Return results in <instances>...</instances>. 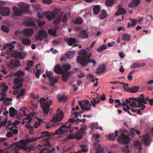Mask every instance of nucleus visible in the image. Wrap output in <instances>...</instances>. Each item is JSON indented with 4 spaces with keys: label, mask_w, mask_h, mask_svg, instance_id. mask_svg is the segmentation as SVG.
Returning <instances> with one entry per match:
<instances>
[{
    "label": "nucleus",
    "mask_w": 153,
    "mask_h": 153,
    "mask_svg": "<svg viewBox=\"0 0 153 153\" xmlns=\"http://www.w3.org/2000/svg\"><path fill=\"white\" fill-rule=\"evenodd\" d=\"M79 54L81 56L77 57V62L81 65L86 66L88 63H92L93 66L96 64V62L95 60L89 59L91 53L88 55L87 52L85 50H82L79 51Z\"/></svg>",
    "instance_id": "1"
},
{
    "label": "nucleus",
    "mask_w": 153,
    "mask_h": 153,
    "mask_svg": "<svg viewBox=\"0 0 153 153\" xmlns=\"http://www.w3.org/2000/svg\"><path fill=\"white\" fill-rule=\"evenodd\" d=\"M37 138L31 137L26 139L19 140V141L15 142L12 145V146H15V148L17 149H23L27 152H30L32 149L30 147H26V146L28 143L36 141Z\"/></svg>",
    "instance_id": "2"
},
{
    "label": "nucleus",
    "mask_w": 153,
    "mask_h": 153,
    "mask_svg": "<svg viewBox=\"0 0 153 153\" xmlns=\"http://www.w3.org/2000/svg\"><path fill=\"white\" fill-rule=\"evenodd\" d=\"M44 15L49 20H51L56 18V19L53 21V23L57 25L61 21L63 13H55L53 12L47 11Z\"/></svg>",
    "instance_id": "3"
},
{
    "label": "nucleus",
    "mask_w": 153,
    "mask_h": 153,
    "mask_svg": "<svg viewBox=\"0 0 153 153\" xmlns=\"http://www.w3.org/2000/svg\"><path fill=\"white\" fill-rule=\"evenodd\" d=\"M22 8H18L16 7H13V13L12 15L15 16H21L23 13H27L29 9V4L25 5L24 4L21 5Z\"/></svg>",
    "instance_id": "4"
},
{
    "label": "nucleus",
    "mask_w": 153,
    "mask_h": 153,
    "mask_svg": "<svg viewBox=\"0 0 153 153\" xmlns=\"http://www.w3.org/2000/svg\"><path fill=\"white\" fill-rule=\"evenodd\" d=\"M45 100L43 97L41 98L40 99L41 106L43 108V112L47 115L49 111L50 106L52 105V101L49 100L46 103L42 102V101H44Z\"/></svg>",
    "instance_id": "5"
},
{
    "label": "nucleus",
    "mask_w": 153,
    "mask_h": 153,
    "mask_svg": "<svg viewBox=\"0 0 153 153\" xmlns=\"http://www.w3.org/2000/svg\"><path fill=\"white\" fill-rule=\"evenodd\" d=\"M57 114L53 117L52 121L54 123L61 120L63 118V114L62 111L59 108L57 109Z\"/></svg>",
    "instance_id": "6"
},
{
    "label": "nucleus",
    "mask_w": 153,
    "mask_h": 153,
    "mask_svg": "<svg viewBox=\"0 0 153 153\" xmlns=\"http://www.w3.org/2000/svg\"><path fill=\"white\" fill-rule=\"evenodd\" d=\"M87 129V127L86 126L82 127L80 129L74 134L75 139L77 140L81 139L83 135L85 134V131Z\"/></svg>",
    "instance_id": "7"
},
{
    "label": "nucleus",
    "mask_w": 153,
    "mask_h": 153,
    "mask_svg": "<svg viewBox=\"0 0 153 153\" xmlns=\"http://www.w3.org/2000/svg\"><path fill=\"white\" fill-rule=\"evenodd\" d=\"M117 140L118 142L124 144H128L130 141L129 138L123 134L119 136L117 138Z\"/></svg>",
    "instance_id": "8"
},
{
    "label": "nucleus",
    "mask_w": 153,
    "mask_h": 153,
    "mask_svg": "<svg viewBox=\"0 0 153 153\" xmlns=\"http://www.w3.org/2000/svg\"><path fill=\"white\" fill-rule=\"evenodd\" d=\"M9 66L11 68H16L21 65V63L20 61L16 59L11 60L8 64Z\"/></svg>",
    "instance_id": "9"
},
{
    "label": "nucleus",
    "mask_w": 153,
    "mask_h": 153,
    "mask_svg": "<svg viewBox=\"0 0 153 153\" xmlns=\"http://www.w3.org/2000/svg\"><path fill=\"white\" fill-rule=\"evenodd\" d=\"M47 34L45 31L43 30H40L38 31V34L36 37V40L41 41L43 39H46Z\"/></svg>",
    "instance_id": "10"
},
{
    "label": "nucleus",
    "mask_w": 153,
    "mask_h": 153,
    "mask_svg": "<svg viewBox=\"0 0 153 153\" xmlns=\"http://www.w3.org/2000/svg\"><path fill=\"white\" fill-rule=\"evenodd\" d=\"M33 32V30L30 28L24 29L22 31V33L23 34V36L27 37L31 36Z\"/></svg>",
    "instance_id": "11"
},
{
    "label": "nucleus",
    "mask_w": 153,
    "mask_h": 153,
    "mask_svg": "<svg viewBox=\"0 0 153 153\" xmlns=\"http://www.w3.org/2000/svg\"><path fill=\"white\" fill-rule=\"evenodd\" d=\"M14 81V83L15 84H19L15 86L14 87V89H18L21 88L23 86L22 84L21 83L23 80V79L22 78H15L13 80Z\"/></svg>",
    "instance_id": "12"
},
{
    "label": "nucleus",
    "mask_w": 153,
    "mask_h": 153,
    "mask_svg": "<svg viewBox=\"0 0 153 153\" xmlns=\"http://www.w3.org/2000/svg\"><path fill=\"white\" fill-rule=\"evenodd\" d=\"M9 13L10 9L8 7L0 6V15L2 16H6L8 15Z\"/></svg>",
    "instance_id": "13"
},
{
    "label": "nucleus",
    "mask_w": 153,
    "mask_h": 153,
    "mask_svg": "<svg viewBox=\"0 0 153 153\" xmlns=\"http://www.w3.org/2000/svg\"><path fill=\"white\" fill-rule=\"evenodd\" d=\"M88 33L86 30H82L78 35V37L82 39H86L88 37Z\"/></svg>",
    "instance_id": "14"
},
{
    "label": "nucleus",
    "mask_w": 153,
    "mask_h": 153,
    "mask_svg": "<svg viewBox=\"0 0 153 153\" xmlns=\"http://www.w3.org/2000/svg\"><path fill=\"white\" fill-rule=\"evenodd\" d=\"M54 70L55 72L57 74H62L64 73V71L59 64H57L55 66Z\"/></svg>",
    "instance_id": "15"
},
{
    "label": "nucleus",
    "mask_w": 153,
    "mask_h": 153,
    "mask_svg": "<svg viewBox=\"0 0 153 153\" xmlns=\"http://www.w3.org/2000/svg\"><path fill=\"white\" fill-rule=\"evenodd\" d=\"M24 53L22 52L15 51L14 52V56L19 59H24Z\"/></svg>",
    "instance_id": "16"
},
{
    "label": "nucleus",
    "mask_w": 153,
    "mask_h": 153,
    "mask_svg": "<svg viewBox=\"0 0 153 153\" xmlns=\"http://www.w3.org/2000/svg\"><path fill=\"white\" fill-rule=\"evenodd\" d=\"M21 40L22 43L26 45L29 46L31 44V42L30 40L28 38L23 37L21 38Z\"/></svg>",
    "instance_id": "17"
},
{
    "label": "nucleus",
    "mask_w": 153,
    "mask_h": 153,
    "mask_svg": "<svg viewBox=\"0 0 153 153\" xmlns=\"http://www.w3.org/2000/svg\"><path fill=\"white\" fill-rule=\"evenodd\" d=\"M94 148L97 153L102 152L103 151V149L100 146V144L98 142H94Z\"/></svg>",
    "instance_id": "18"
},
{
    "label": "nucleus",
    "mask_w": 153,
    "mask_h": 153,
    "mask_svg": "<svg viewBox=\"0 0 153 153\" xmlns=\"http://www.w3.org/2000/svg\"><path fill=\"white\" fill-rule=\"evenodd\" d=\"M142 141L144 144L148 145L150 144V138L147 134L143 136L142 139Z\"/></svg>",
    "instance_id": "19"
},
{
    "label": "nucleus",
    "mask_w": 153,
    "mask_h": 153,
    "mask_svg": "<svg viewBox=\"0 0 153 153\" xmlns=\"http://www.w3.org/2000/svg\"><path fill=\"white\" fill-rule=\"evenodd\" d=\"M146 64L144 62L134 63L130 66L131 68H140L144 66Z\"/></svg>",
    "instance_id": "20"
},
{
    "label": "nucleus",
    "mask_w": 153,
    "mask_h": 153,
    "mask_svg": "<svg viewBox=\"0 0 153 153\" xmlns=\"http://www.w3.org/2000/svg\"><path fill=\"white\" fill-rule=\"evenodd\" d=\"M105 66L104 65H99L97 69L96 74H100L105 71L106 70Z\"/></svg>",
    "instance_id": "21"
},
{
    "label": "nucleus",
    "mask_w": 153,
    "mask_h": 153,
    "mask_svg": "<svg viewBox=\"0 0 153 153\" xmlns=\"http://www.w3.org/2000/svg\"><path fill=\"white\" fill-rule=\"evenodd\" d=\"M65 41L68 45H71L76 43V39L72 38H65Z\"/></svg>",
    "instance_id": "22"
},
{
    "label": "nucleus",
    "mask_w": 153,
    "mask_h": 153,
    "mask_svg": "<svg viewBox=\"0 0 153 153\" xmlns=\"http://www.w3.org/2000/svg\"><path fill=\"white\" fill-rule=\"evenodd\" d=\"M26 25L27 26H36L35 23L33 20L30 18L27 19L25 22Z\"/></svg>",
    "instance_id": "23"
},
{
    "label": "nucleus",
    "mask_w": 153,
    "mask_h": 153,
    "mask_svg": "<svg viewBox=\"0 0 153 153\" xmlns=\"http://www.w3.org/2000/svg\"><path fill=\"white\" fill-rule=\"evenodd\" d=\"M129 99L130 100L133 99V100L135 101L136 102H138L140 103H143L144 104H146L147 103L143 98H141L139 97L137 98H136L133 97H131Z\"/></svg>",
    "instance_id": "24"
},
{
    "label": "nucleus",
    "mask_w": 153,
    "mask_h": 153,
    "mask_svg": "<svg viewBox=\"0 0 153 153\" xmlns=\"http://www.w3.org/2000/svg\"><path fill=\"white\" fill-rule=\"evenodd\" d=\"M62 74H63L62 76V79L64 82H66L68 80L69 76L71 74V73L70 72L64 71V73Z\"/></svg>",
    "instance_id": "25"
},
{
    "label": "nucleus",
    "mask_w": 153,
    "mask_h": 153,
    "mask_svg": "<svg viewBox=\"0 0 153 153\" xmlns=\"http://www.w3.org/2000/svg\"><path fill=\"white\" fill-rule=\"evenodd\" d=\"M140 0H132L128 5L129 7L133 8L137 6L140 3Z\"/></svg>",
    "instance_id": "26"
},
{
    "label": "nucleus",
    "mask_w": 153,
    "mask_h": 153,
    "mask_svg": "<svg viewBox=\"0 0 153 153\" xmlns=\"http://www.w3.org/2000/svg\"><path fill=\"white\" fill-rule=\"evenodd\" d=\"M118 136V132L117 131H115V134H109L108 135V139L111 141H114L115 140L116 137Z\"/></svg>",
    "instance_id": "27"
},
{
    "label": "nucleus",
    "mask_w": 153,
    "mask_h": 153,
    "mask_svg": "<svg viewBox=\"0 0 153 153\" xmlns=\"http://www.w3.org/2000/svg\"><path fill=\"white\" fill-rule=\"evenodd\" d=\"M57 99L59 102L63 101L65 102L67 101V96L65 95H63L62 96L59 95L57 97Z\"/></svg>",
    "instance_id": "28"
},
{
    "label": "nucleus",
    "mask_w": 153,
    "mask_h": 153,
    "mask_svg": "<svg viewBox=\"0 0 153 153\" xmlns=\"http://www.w3.org/2000/svg\"><path fill=\"white\" fill-rule=\"evenodd\" d=\"M65 127L66 126L65 125L62 126L58 129L55 131L53 134L54 135H57L59 134L63 133L65 132V131L63 129H62V128H65Z\"/></svg>",
    "instance_id": "29"
},
{
    "label": "nucleus",
    "mask_w": 153,
    "mask_h": 153,
    "mask_svg": "<svg viewBox=\"0 0 153 153\" xmlns=\"http://www.w3.org/2000/svg\"><path fill=\"white\" fill-rule=\"evenodd\" d=\"M10 115L11 117H14L17 114V111L13 107H10L9 109Z\"/></svg>",
    "instance_id": "30"
},
{
    "label": "nucleus",
    "mask_w": 153,
    "mask_h": 153,
    "mask_svg": "<svg viewBox=\"0 0 153 153\" xmlns=\"http://www.w3.org/2000/svg\"><path fill=\"white\" fill-rule=\"evenodd\" d=\"M126 13L125 9L123 8L120 7L118 8L117 12L115 13V15L116 16H119L121 14H124Z\"/></svg>",
    "instance_id": "31"
},
{
    "label": "nucleus",
    "mask_w": 153,
    "mask_h": 153,
    "mask_svg": "<svg viewBox=\"0 0 153 153\" xmlns=\"http://www.w3.org/2000/svg\"><path fill=\"white\" fill-rule=\"evenodd\" d=\"M58 79L57 78L52 77L49 79L50 85V86H53L54 85V84L57 82Z\"/></svg>",
    "instance_id": "32"
},
{
    "label": "nucleus",
    "mask_w": 153,
    "mask_h": 153,
    "mask_svg": "<svg viewBox=\"0 0 153 153\" xmlns=\"http://www.w3.org/2000/svg\"><path fill=\"white\" fill-rule=\"evenodd\" d=\"M13 144H11L10 146V147L11 148L10 149V151L9 152L7 151V153H19V152H18V150L19 149H16L15 148V146H12V145Z\"/></svg>",
    "instance_id": "33"
},
{
    "label": "nucleus",
    "mask_w": 153,
    "mask_h": 153,
    "mask_svg": "<svg viewBox=\"0 0 153 153\" xmlns=\"http://www.w3.org/2000/svg\"><path fill=\"white\" fill-rule=\"evenodd\" d=\"M62 67L64 71H68L71 67V65L68 64H64L62 65Z\"/></svg>",
    "instance_id": "34"
},
{
    "label": "nucleus",
    "mask_w": 153,
    "mask_h": 153,
    "mask_svg": "<svg viewBox=\"0 0 153 153\" xmlns=\"http://www.w3.org/2000/svg\"><path fill=\"white\" fill-rule=\"evenodd\" d=\"M93 12L95 14H97L100 10V6L97 5L94 6L93 7Z\"/></svg>",
    "instance_id": "35"
},
{
    "label": "nucleus",
    "mask_w": 153,
    "mask_h": 153,
    "mask_svg": "<svg viewBox=\"0 0 153 153\" xmlns=\"http://www.w3.org/2000/svg\"><path fill=\"white\" fill-rule=\"evenodd\" d=\"M48 34L51 36H56V30H53L52 29H49L48 31Z\"/></svg>",
    "instance_id": "36"
},
{
    "label": "nucleus",
    "mask_w": 153,
    "mask_h": 153,
    "mask_svg": "<svg viewBox=\"0 0 153 153\" xmlns=\"http://www.w3.org/2000/svg\"><path fill=\"white\" fill-rule=\"evenodd\" d=\"M139 86H133L130 88L129 92L131 93H135L137 92L139 90Z\"/></svg>",
    "instance_id": "37"
},
{
    "label": "nucleus",
    "mask_w": 153,
    "mask_h": 153,
    "mask_svg": "<svg viewBox=\"0 0 153 153\" xmlns=\"http://www.w3.org/2000/svg\"><path fill=\"white\" fill-rule=\"evenodd\" d=\"M33 63L34 62L33 61L29 60L28 61V62L26 63L27 66L26 67L25 69L27 71H28L29 69L31 67Z\"/></svg>",
    "instance_id": "38"
},
{
    "label": "nucleus",
    "mask_w": 153,
    "mask_h": 153,
    "mask_svg": "<svg viewBox=\"0 0 153 153\" xmlns=\"http://www.w3.org/2000/svg\"><path fill=\"white\" fill-rule=\"evenodd\" d=\"M120 84L123 85H124L123 87V88L124 91H126L128 92H129L130 88L128 87V86L129 85L128 84L121 82H120Z\"/></svg>",
    "instance_id": "39"
},
{
    "label": "nucleus",
    "mask_w": 153,
    "mask_h": 153,
    "mask_svg": "<svg viewBox=\"0 0 153 153\" xmlns=\"http://www.w3.org/2000/svg\"><path fill=\"white\" fill-rule=\"evenodd\" d=\"M107 13L103 10L100 15V18L101 19H103L107 17Z\"/></svg>",
    "instance_id": "40"
},
{
    "label": "nucleus",
    "mask_w": 153,
    "mask_h": 153,
    "mask_svg": "<svg viewBox=\"0 0 153 153\" xmlns=\"http://www.w3.org/2000/svg\"><path fill=\"white\" fill-rule=\"evenodd\" d=\"M25 74V73L20 70L18 71L17 72L14 73L15 76H17L19 77L24 76Z\"/></svg>",
    "instance_id": "41"
},
{
    "label": "nucleus",
    "mask_w": 153,
    "mask_h": 153,
    "mask_svg": "<svg viewBox=\"0 0 153 153\" xmlns=\"http://www.w3.org/2000/svg\"><path fill=\"white\" fill-rule=\"evenodd\" d=\"M114 0H107L105 1V4L108 7H111L114 4Z\"/></svg>",
    "instance_id": "42"
},
{
    "label": "nucleus",
    "mask_w": 153,
    "mask_h": 153,
    "mask_svg": "<svg viewBox=\"0 0 153 153\" xmlns=\"http://www.w3.org/2000/svg\"><path fill=\"white\" fill-rule=\"evenodd\" d=\"M16 124L15 122L13 123L12 124L10 122H9V124L6 126V128L9 129L13 128H15Z\"/></svg>",
    "instance_id": "43"
},
{
    "label": "nucleus",
    "mask_w": 153,
    "mask_h": 153,
    "mask_svg": "<svg viewBox=\"0 0 153 153\" xmlns=\"http://www.w3.org/2000/svg\"><path fill=\"white\" fill-rule=\"evenodd\" d=\"M107 47L106 45L105 44L103 45L102 46H101L100 47L97 49V51L98 52H101L103 50H105L107 49Z\"/></svg>",
    "instance_id": "44"
},
{
    "label": "nucleus",
    "mask_w": 153,
    "mask_h": 153,
    "mask_svg": "<svg viewBox=\"0 0 153 153\" xmlns=\"http://www.w3.org/2000/svg\"><path fill=\"white\" fill-rule=\"evenodd\" d=\"M74 55V53L73 52H68L66 54V57L68 59H71L73 57Z\"/></svg>",
    "instance_id": "45"
},
{
    "label": "nucleus",
    "mask_w": 153,
    "mask_h": 153,
    "mask_svg": "<svg viewBox=\"0 0 153 153\" xmlns=\"http://www.w3.org/2000/svg\"><path fill=\"white\" fill-rule=\"evenodd\" d=\"M122 39L126 41H129L130 39V36L127 34H125L123 35Z\"/></svg>",
    "instance_id": "46"
},
{
    "label": "nucleus",
    "mask_w": 153,
    "mask_h": 153,
    "mask_svg": "<svg viewBox=\"0 0 153 153\" xmlns=\"http://www.w3.org/2000/svg\"><path fill=\"white\" fill-rule=\"evenodd\" d=\"M42 136L39 138H42L44 137L50 136L51 134L48 131H44L41 133Z\"/></svg>",
    "instance_id": "47"
},
{
    "label": "nucleus",
    "mask_w": 153,
    "mask_h": 153,
    "mask_svg": "<svg viewBox=\"0 0 153 153\" xmlns=\"http://www.w3.org/2000/svg\"><path fill=\"white\" fill-rule=\"evenodd\" d=\"M68 18L67 15L66 13H65L62 18V22L64 23H66L68 20Z\"/></svg>",
    "instance_id": "48"
},
{
    "label": "nucleus",
    "mask_w": 153,
    "mask_h": 153,
    "mask_svg": "<svg viewBox=\"0 0 153 153\" xmlns=\"http://www.w3.org/2000/svg\"><path fill=\"white\" fill-rule=\"evenodd\" d=\"M33 115L31 114H28L25 120H28L27 121V123H29L31 122V120H33Z\"/></svg>",
    "instance_id": "49"
},
{
    "label": "nucleus",
    "mask_w": 153,
    "mask_h": 153,
    "mask_svg": "<svg viewBox=\"0 0 153 153\" xmlns=\"http://www.w3.org/2000/svg\"><path fill=\"white\" fill-rule=\"evenodd\" d=\"M1 29L5 33H7L9 31V29L8 27L4 25H2Z\"/></svg>",
    "instance_id": "50"
},
{
    "label": "nucleus",
    "mask_w": 153,
    "mask_h": 153,
    "mask_svg": "<svg viewBox=\"0 0 153 153\" xmlns=\"http://www.w3.org/2000/svg\"><path fill=\"white\" fill-rule=\"evenodd\" d=\"M75 136L74 134H70L68 135L65 138V140H69L71 139H75Z\"/></svg>",
    "instance_id": "51"
},
{
    "label": "nucleus",
    "mask_w": 153,
    "mask_h": 153,
    "mask_svg": "<svg viewBox=\"0 0 153 153\" xmlns=\"http://www.w3.org/2000/svg\"><path fill=\"white\" fill-rule=\"evenodd\" d=\"M82 22V19L81 18H79L76 19L74 23L76 24H80Z\"/></svg>",
    "instance_id": "52"
},
{
    "label": "nucleus",
    "mask_w": 153,
    "mask_h": 153,
    "mask_svg": "<svg viewBox=\"0 0 153 153\" xmlns=\"http://www.w3.org/2000/svg\"><path fill=\"white\" fill-rule=\"evenodd\" d=\"M32 6L36 10H38L41 9L40 5L38 4H33Z\"/></svg>",
    "instance_id": "53"
},
{
    "label": "nucleus",
    "mask_w": 153,
    "mask_h": 153,
    "mask_svg": "<svg viewBox=\"0 0 153 153\" xmlns=\"http://www.w3.org/2000/svg\"><path fill=\"white\" fill-rule=\"evenodd\" d=\"M134 146H135L138 147L139 149V151H140L141 149V144L138 141H137L134 143Z\"/></svg>",
    "instance_id": "54"
},
{
    "label": "nucleus",
    "mask_w": 153,
    "mask_h": 153,
    "mask_svg": "<svg viewBox=\"0 0 153 153\" xmlns=\"http://www.w3.org/2000/svg\"><path fill=\"white\" fill-rule=\"evenodd\" d=\"M74 117L73 118H71L68 119V121L70 123H77V120L76 119H74Z\"/></svg>",
    "instance_id": "55"
},
{
    "label": "nucleus",
    "mask_w": 153,
    "mask_h": 153,
    "mask_svg": "<svg viewBox=\"0 0 153 153\" xmlns=\"http://www.w3.org/2000/svg\"><path fill=\"white\" fill-rule=\"evenodd\" d=\"M80 74H78L77 76L79 78H82L84 77L85 76L84 72L82 71H80Z\"/></svg>",
    "instance_id": "56"
},
{
    "label": "nucleus",
    "mask_w": 153,
    "mask_h": 153,
    "mask_svg": "<svg viewBox=\"0 0 153 153\" xmlns=\"http://www.w3.org/2000/svg\"><path fill=\"white\" fill-rule=\"evenodd\" d=\"M42 2L44 4H49L52 3V0H43Z\"/></svg>",
    "instance_id": "57"
},
{
    "label": "nucleus",
    "mask_w": 153,
    "mask_h": 153,
    "mask_svg": "<svg viewBox=\"0 0 153 153\" xmlns=\"http://www.w3.org/2000/svg\"><path fill=\"white\" fill-rule=\"evenodd\" d=\"M130 20L131 22H132V23H131V25L132 26H135L136 25V23L137 22L136 20L134 19H130Z\"/></svg>",
    "instance_id": "58"
},
{
    "label": "nucleus",
    "mask_w": 153,
    "mask_h": 153,
    "mask_svg": "<svg viewBox=\"0 0 153 153\" xmlns=\"http://www.w3.org/2000/svg\"><path fill=\"white\" fill-rule=\"evenodd\" d=\"M45 22L40 20H38L37 21V23L39 27H41L42 25H44L45 24Z\"/></svg>",
    "instance_id": "59"
},
{
    "label": "nucleus",
    "mask_w": 153,
    "mask_h": 153,
    "mask_svg": "<svg viewBox=\"0 0 153 153\" xmlns=\"http://www.w3.org/2000/svg\"><path fill=\"white\" fill-rule=\"evenodd\" d=\"M82 103H83V105L84 106H88V105L91 106V105L89 101L87 100L83 101Z\"/></svg>",
    "instance_id": "60"
},
{
    "label": "nucleus",
    "mask_w": 153,
    "mask_h": 153,
    "mask_svg": "<svg viewBox=\"0 0 153 153\" xmlns=\"http://www.w3.org/2000/svg\"><path fill=\"white\" fill-rule=\"evenodd\" d=\"M9 129L12 132L13 134H16L18 133V130L16 129H13V128H12V129Z\"/></svg>",
    "instance_id": "61"
},
{
    "label": "nucleus",
    "mask_w": 153,
    "mask_h": 153,
    "mask_svg": "<svg viewBox=\"0 0 153 153\" xmlns=\"http://www.w3.org/2000/svg\"><path fill=\"white\" fill-rule=\"evenodd\" d=\"M49 138L48 137L46 138V139L44 140V141H46V142L44 143V144L46 146H51L50 143L48 142Z\"/></svg>",
    "instance_id": "62"
},
{
    "label": "nucleus",
    "mask_w": 153,
    "mask_h": 153,
    "mask_svg": "<svg viewBox=\"0 0 153 153\" xmlns=\"http://www.w3.org/2000/svg\"><path fill=\"white\" fill-rule=\"evenodd\" d=\"M13 136L12 132L11 131L8 132L6 134V136L7 137H10Z\"/></svg>",
    "instance_id": "63"
},
{
    "label": "nucleus",
    "mask_w": 153,
    "mask_h": 153,
    "mask_svg": "<svg viewBox=\"0 0 153 153\" xmlns=\"http://www.w3.org/2000/svg\"><path fill=\"white\" fill-rule=\"evenodd\" d=\"M40 70L37 69L35 73L36 76L37 78H39V76L40 75Z\"/></svg>",
    "instance_id": "64"
}]
</instances>
